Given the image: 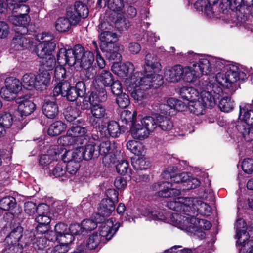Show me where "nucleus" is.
<instances>
[{"mask_svg":"<svg viewBox=\"0 0 253 253\" xmlns=\"http://www.w3.org/2000/svg\"><path fill=\"white\" fill-rule=\"evenodd\" d=\"M142 214L147 218V220H167L169 224L181 230L201 237L205 236L204 231L209 230L211 227L210 222L205 219H200L193 216L180 215L177 212L171 214L168 219L163 212L149 209H145Z\"/></svg>","mask_w":253,"mask_h":253,"instance_id":"1","label":"nucleus"},{"mask_svg":"<svg viewBox=\"0 0 253 253\" xmlns=\"http://www.w3.org/2000/svg\"><path fill=\"white\" fill-rule=\"evenodd\" d=\"M162 76L158 74L143 75L136 72L125 81L127 90L133 99L140 103H145L149 97L148 92L151 87L157 88L162 84Z\"/></svg>","mask_w":253,"mask_h":253,"instance_id":"2","label":"nucleus"},{"mask_svg":"<svg viewBox=\"0 0 253 253\" xmlns=\"http://www.w3.org/2000/svg\"><path fill=\"white\" fill-rule=\"evenodd\" d=\"M57 56L59 64H67L70 66L79 65L86 71L85 75L88 78L93 77L94 55L92 52L85 50L81 45H76L73 49L62 48L59 50Z\"/></svg>","mask_w":253,"mask_h":253,"instance_id":"3","label":"nucleus"},{"mask_svg":"<svg viewBox=\"0 0 253 253\" xmlns=\"http://www.w3.org/2000/svg\"><path fill=\"white\" fill-rule=\"evenodd\" d=\"M167 206L180 215L195 216L198 214L208 216L211 208L198 198L179 197L167 202Z\"/></svg>","mask_w":253,"mask_h":253,"instance_id":"4","label":"nucleus"},{"mask_svg":"<svg viewBox=\"0 0 253 253\" xmlns=\"http://www.w3.org/2000/svg\"><path fill=\"white\" fill-rule=\"evenodd\" d=\"M177 168L173 166L169 167L162 173L163 177L165 179L170 178L173 183L165 181L154 185L156 190L159 189L158 195L160 197L168 198L178 196L182 190L183 184L188 178V173L182 172L175 174Z\"/></svg>","mask_w":253,"mask_h":253,"instance_id":"5","label":"nucleus"},{"mask_svg":"<svg viewBox=\"0 0 253 253\" xmlns=\"http://www.w3.org/2000/svg\"><path fill=\"white\" fill-rule=\"evenodd\" d=\"M193 52L189 51L185 54L184 58L190 63V65L183 67L176 65L165 70L164 77L168 82L177 83L181 80L188 83L195 81L199 78L200 72L198 71L196 62L191 60L190 56Z\"/></svg>","mask_w":253,"mask_h":253,"instance_id":"6","label":"nucleus"},{"mask_svg":"<svg viewBox=\"0 0 253 253\" xmlns=\"http://www.w3.org/2000/svg\"><path fill=\"white\" fill-rule=\"evenodd\" d=\"M246 73L235 65H227L226 70L218 73L214 80L209 79L218 86L228 90V93H233L239 87L238 83L247 79Z\"/></svg>","mask_w":253,"mask_h":253,"instance_id":"7","label":"nucleus"},{"mask_svg":"<svg viewBox=\"0 0 253 253\" xmlns=\"http://www.w3.org/2000/svg\"><path fill=\"white\" fill-rule=\"evenodd\" d=\"M232 125L237 135L247 142L253 140V110L250 104L243 103L240 105L238 119Z\"/></svg>","mask_w":253,"mask_h":253,"instance_id":"8","label":"nucleus"},{"mask_svg":"<svg viewBox=\"0 0 253 253\" xmlns=\"http://www.w3.org/2000/svg\"><path fill=\"white\" fill-rule=\"evenodd\" d=\"M191 60L196 62L197 69L200 72L199 78L203 75H207L210 73L212 69L215 68L223 71L226 70L227 65H233L228 62L213 57L205 56L196 53L192 54L190 56Z\"/></svg>","mask_w":253,"mask_h":253,"instance_id":"9","label":"nucleus"},{"mask_svg":"<svg viewBox=\"0 0 253 253\" xmlns=\"http://www.w3.org/2000/svg\"><path fill=\"white\" fill-rule=\"evenodd\" d=\"M198 88L201 91L199 100L206 107H214L223 94L220 87L215 84L214 82L208 81V80L200 82Z\"/></svg>","mask_w":253,"mask_h":253,"instance_id":"10","label":"nucleus"},{"mask_svg":"<svg viewBox=\"0 0 253 253\" xmlns=\"http://www.w3.org/2000/svg\"><path fill=\"white\" fill-rule=\"evenodd\" d=\"M157 127L155 119L152 116H145L132 123L130 133L134 139L142 140L148 137Z\"/></svg>","mask_w":253,"mask_h":253,"instance_id":"11","label":"nucleus"},{"mask_svg":"<svg viewBox=\"0 0 253 253\" xmlns=\"http://www.w3.org/2000/svg\"><path fill=\"white\" fill-rule=\"evenodd\" d=\"M53 36L48 32H43L37 35L36 39L40 42L37 46L36 53L40 58L44 59L53 56L52 52L56 47V43L51 42Z\"/></svg>","mask_w":253,"mask_h":253,"instance_id":"12","label":"nucleus"},{"mask_svg":"<svg viewBox=\"0 0 253 253\" xmlns=\"http://www.w3.org/2000/svg\"><path fill=\"white\" fill-rule=\"evenodd\" d=\"M21 88L19 80L9 77L6 79L5 86L1 88L0 92L2 98L7 101H11L16 98Z\"/></svg>","mask_w":253,"mask_h":253,"instance_id":"13","label":"nucleus"},{"mask_svg":"<svg viewBox=\"0 0 253 253\" xmlns=\"http://www.w3.org/2000/svg\"><path fill=\"white\" fill-rule=\"evenodd\" d=\"M89 122L94 127H100L104 119L107 118L106 107L101 104H90Z\"/></svg>","mask_w":253,"mask_h":253,"instance_id":"14","label":"nucleus"},{"mask_svg":"<svg viewBox=\"0 0 253 253\" xmlns=\"http://www.w3.org/2000/svg\"><path fill=\"white\" fill-rule=\"evenodd\" d=\"M119 227V223L116 222L114 224L113 218L100 223V225L99 227L98 235L101 237L103 243H105L111 239Z\"/></svg>","mask_w":253,"mask_h":253,"instance_id":"15","label":"nucleus"},{"mask_svg":"<svg viewBox=\"0 0 253 253\" xmlns=\"http://www.w3.org/2000/svg\"><path fill=\"white\" fill-rule=\"evenodd\" d=\"M61 154L58 146H52L47 153L41 155L39 159V165L43 168L50 169V167L54 165L55 162L59 160Z\"/></svg>","mask_w":253,"mask_h":253,"instance_id":"16","label":"nucleus"},{"mask_svg":"<svg viewBox=\"0 0 253 253\" xmlns=\"http://www.w3.org/2000/svg\"><path fill=\"white\" fill-rule=\"evenodd\" d=\"M187 105L182 101L170 98L167 100V104H161L159 110L161 113L173 115L175 111H183L187 108Z\"/></svg>","mask_w":253,"mask_h":253,"instance_id":"17","label":"nucleus"},{"mask_svg":"<svg viewBox=\"0 0 253 253\" xmlns=\"http://www.w3.org/2000/svg\"><path fill=\"white\" fill-rule=\"evenodd\" d=\"M30 96L25 95L24 96L18 97L16 99V102L18 104V113L21 116V119L18 120H23L27 116L30 115L35 108V104L29 100Z\"/></svg>","mask_w":253,"mask_h":253,"instance_id":"18","label":"nucleus"},{"mask_svg":"<svg viewBox=\"0 0 253 253\" xmlns=\"http://www.w3.org/2000/svg\"><path fill=\"white\" fill-rule=\"evenodd\" d=\"M101 51H109L110 47H115L114 43L118 41L117 34L108 30H102L99 34Z\"/></svg>","mask_w":253,"mask_h":253,"instance_id":"19","label":"nucleus"},{"mask_svg":"<svg viewBox=\"0 0 253 253\" xmlns=\"http://www.w3.org/2000/svg\"><path fill=\"white\" fill-rule=\"evenodd\" d=\"M81 159L89 160L96 158L99 155L98 145L93 141H89L84 146L78 147Z\"/></svg>","mask_w":253,"mask_h":253,"instance_id":"20","label":"nucleus"},{"mask_svg":"<svg viewBox=\"0 0 253 253\" xmlns=\"http://www.w3.org/2000/svg\"><path fill=\"white\" fill-rule=\"evenodd\" d=\"M144 65V74L147 75L151 74H158L162 68L161 64L157 61V57L153 54H146Z\"/></svg>","mask_w":253,"mask_h":253,"instance_id":"21","label":"nucleus"},{"mask_svg":"<svg viewBox=\"0 0 253 253\" xmlns=\"http://www.w3.org/2000/svg\"><path fill=\"white\" fill-rule=\"evenodd\" d=\"M26 34L16 32L13 38L11 46L15 50H22L30 47L33 44L32 40L27 37Z\"/></svg>","mask_w":253,"mask_h":253,"instance_id":"22","label":"nucleus"},{"mask_svg":"<svg viewBox=\"0 0 253 253\" xmlns=\"http://www.w3.org/2000/svg\"><path fill=\"white\" fill-rule=\"evenodd\" d=\"M112 71L115 74L124 78L134 71V66L130 62H126L124 63L114 62L112 66Z\"/></svg>","mask_w":253,"mask_h":253,"instance_id":"23","label":"nucleus"},{"mask_svg":"<svg viewBox=\"0 0 253 253\" xmlns=\"http://www.w3.org/2000/svg\"><path fill=\"white\" fill-rule=\"evenodd\" d=\"M10 20L14 25L18 27L15 29L16 32H20L21 34H26L28 32L27 26L30 21L29 15H13L10 18Z\"/></svg>","mask_w":253,"mask_h":253,"instance_id":"24","label":"nucleus"},{"mask_svg":"<svg viewBox=\"0 0 253 253\" xmlns=\"http://www.w3.org/2000/svg\"><path fill=\"white\" fill-rule=\"evenodd\" d=\"M236 237L237 239L236 245L239 248L241 245L246 242L249 237V234L246 231V224L245 221L239 218L237 220L236 223Z\"/></svg>","mask_w":253,"mask_h":253,"instance_id":"25","label":"nucleus"},{"mask_svg":"<svg viewBox=\"0 0 253 253\" xmlns=\"http://www.w3.org/2000/svg\"><path fill=\"white\" fill-rule=\"evenodd\" d=\"M66 237L62 236L59 240H57L59 244L56 245L53 248H49L46 251V253H65L69 250V245L74 240V237L72 235Z\"/></svg>","mask_w":253,"mask_h":253,"instance_id":"26","label":"nucleus"},{"mask_svg":"<svg viewBox=\"0 0 253 253\" xmlns=\"http://www.w3.org/2000/svg\"><path fill=\"white\" fill-rule=\"evenodd\" d=\"M85 93L84 84L83 82L77 83L75 87H70L67 92L66 97L70 101H74L78 97H82Z\"/></svg>","mask_w":253,"mask_h":253,"instance_id":"27","label":"nucleus"},{"mask_svg":"<svg viewBox=\"0 0 253 253\" xmlns=\"http://www.w3.org/2000/svg\"><path fill=\"white\" fill-rule=\"evenodd\" d=\"M69 130V132L72 133L78 139L80 144H83L87 142L88 136L87 135V129L85 127L80 126H73Z\"/></svg>","mask_w":253,"mask_h":253,"instance_id":"28","label":"nucleus"},{"mask_svg":"<svg viewBox=\"0 0 253 253\" xmlns=\"http://www.w3.org/2000/svg\"><path fill=\"white\" fill-rule=\"evenodd\" d=\"M59 149L61 153L59 160L61 159L64 163L68 164L70 161L81 160L78 147L74 151L67 150L62 147H59Z\"/></svg>","mask_w":253,"mask_h":253,"instance_id":"29","label":"nucleus"},{"mask_svg":"<svg viewBox=\"0 0 253 253\" xmlns=\"http://www.w3.org/2000/svg\"><path fill=\"white\" fill-rule=\"evenodd\" d=\"M94 81L104 86L109 87L113 83L114 79L113 75L110 71L103 70L96 76Z\"/></svg>","mask_w":253,"mask_h":253,"instance_id":"30","label":"nucleus"},{"mask_svg":"<svg viewBox=\"0 0 253 253\" xmlns=\"http://www.w3.org/2000/svg\"><path fill=\"white\" fill-rule=\"evenodd\" d=\"M36 77V89L37 90H42L45 88L50 82L51 75L47 71H43L39 74Z\"/></svg>","mask_w":253,"mask_h":253,"instance_id":"31","label":"nucleus"},{"mask_svg":"<svg viewBox=\"0 0 253 253\" xmlns=\"http://www.w3.org/2000/svg\"><path fill=\"white\" fill-rule=\"evenodd\" d=\"M107 98V96L105 89L101 87L92 91L88 100L90 104H100L99 103L105 101Z\"/></svg>","mask_w":253,"mask_h":253,"instance_id":"32","label":"nucleus"},{"mask_svg":"<svg viewBox=\"0 0 253 253\" xmlns=\"http://www.w3.org/2000/svg\"><path fill=\"white\" fill-rule=\"evenodd\" d=\"M199 94L197 89L192 87L183 86L180 90V95L181 97L189 102L199 99Z\"/></svg>","mask_w":253,"mask_h":253,"instance_id":"33","label":"nucleus"},{"mask_svg":"<svg viewBox=\"0 0 253 253\" xmlns=\"http://www.w3.org/2000/svg\"><path fill=\"white\" fill-rule=\"evenodd\" d=\"M23 228L19 224L12 228L9 235L5 239V243L18 245L19 240L22 237Z\"/></svg>","mask_w":253,"mask_h":253,"instance_id":"34","label":"nucleus"},{"mask_svg":"<svg viewBox=\"0 0 253 253\" xmlns=\"http://www.w3.org/2000/svg\"><path fill=\"white\" fill-rule=\"evenodd\" d=\"M44 115L50 119L54 118L58 113V108L55 100H46L42 106Z\"/></svg>","mask_w":253,"mask_h":253,"instance_id":"35","label":"nucleus"},{"mask_svg":"<svg viewBox=\"0 0 253 253\" xmlns=\"http://www.w3.org/2000/svg\"><path fill=\"white\" fill-rule=\"evenodd\" d=\"M157 127L161 130L166 131L170 130L173 127V124L171 120L166 116L159 115L155 119Z\"/></svg>","mask_w":253,"mask_h":253,"instance_id":"36","label":"nucleus"},{"mask_svg":"<svg viewBox=\"0 0 253 253\" xmlns=\"http://www.w3.org/2000/svg\"><path fill=\"white\" fill-rule=\"evenodd\" d=\"M58 143L64 146H75L80 144L78 139L74 136L68 129L66 135L60 137L58 139Z\"/></svg>","mask_w":253,"mask_h":253,"instance_id":"37","label":"nucleus"},{"mask_svg":"<svg viewBox=\"0 0 253 253\" xmlns=\"http://www.w3.org/2000/svg\"><path fill=\"white\" fill-rule=\"evenodd\" d=\"M188 109L190 113L197 115H202L205 112L206 106L200 101L199 98L195 101L189 102Z\"/></svg>","mask_w":253,"mask_h":253,"instance_id":"38","label":"nucleus"},{"mask_svg":"<svg viewBox=\"0 0 253 253\" xmlns=\"http://www.w3.org/2000/svg\"><path fill=\"white\" fill-rule=\"evenodd\" d=\"M71 80H65L57 83V84L55 86L53 90V96H56L61 94L62 96L67 94V92L71 87L70 82Z\"/></svg>","mask_w":253,"mask_h":253,"instance_id":"39","label":"nucleus"},{"mask_svg":"<svg viewBox=\"0 0 253 253\" xmlns=\"http://www.w3.org/2000/svg\"><path fill=\"white\" fill-rule=\"evenodd\" d=\"M47 209V205L45 204H41L38 206L35 203L32 202H27L24 204V211L25 212L29 215H32L35 212L41 213L43 209Z\"/></svg>","mask_w":253,"mask_h":253,"instance_id":"40","label":"nucleus"},{"mask_svg":"<svg viewBox=\"0 0 253 253\" xmlns=\"http://www.w3.org/2000/svg\"><path fill=\"white\" fill-rule=\"evenodd\" d=\"M21 86L22 85L24 88L31 90L33 88L36 89V77L32 73L24 74L22 79V82L20 83Z\"/></svg>","mask_w":253,"mask_h":253,"instance_id":"41","label":"nucleus"},{"mask_svg":"<svg viewBox=\"0 0 253 253\" xmlns=\"http://www.w3.org/2000/svg\"><path fill=\"white\" fill-rule=\"evenodd\" d=\"M49 174L55 177H62V180L70 178V176L66 172L65 165L62 163H58L52 169H49Z\"/></svg>","mask_w":253,"mask_h":253,"instance_id":"42","label":"nucleus"},{"mask_svg":"<svg viewBox=\"0 0 253 253\" xmlns=\"http://www.w3.org/2000/svg\"><path fill=\"white\" fill-rule=\"evenodd\" d=\"M126 146L131 153L137 156H143L145 153L144 145L140 142L129 140L127 142Z\"/></svg>","mask_w":253,"mask_h":253,"instance_id":"43","label":"nucleus"},{"mask_svg":"<svg viewBox=\"0 0 253 253\" xmlns=\"http://www.w3.org/2000/svg\"><path fill=\"white\" fill-rule=\"evenodd\" d=\"M103 240L97 232L90 235L86 241V248L89 250L98 249L102 244Z\"/></svg>","mask_w":253,"mask_h":253,"instance_id":"44","label":"nucleus"},{"mask_svg":"<svg viewBox=\"0 0 253 253\" xmlns=\"http://www.w3.org/2000/svg\"><path fill=\"white\" fill-rule=\"evenodd\" d=\"M35 236L32 243V247L37 252L43 251L46 247L47 243L49 244L50 239H47V238L44 235L39 236L36 235Z\"/></svg>","mask_w":253,"mask_h":253,"instance_id":"45","label":"nucleus"},{"mask_svg":"<svg viewBox=\"0 0 253 253\" xmlns=\"http://www.w3.org/2000/svg\"><path fill=\"white\" fill-rule=\"evenodd\" d=\"M71 73L67 72L65 68L62 65L58 66L55 68L54 75V80L55 82L71 80Z\"/></svg>","mask_w":253,"mask_h":253,"instance_id":"46","label":"nucleus"},{"mask_svg":"<svg viewBox=\"0 0 253 253\" xmlns=\"http://www.w3.org/2000/svg\"><path fill=\"white\" fill-rule=\"evenodd\" d=\"M66 125L61 121H56L52 123L48 129V135L52 136L61 134L66 128Z\"/></svg>","mask_w":253,"mask_h":253,"instance_id":"47","label":"nucleus"},{"mask_svg":"<svg viewBox=\"0 0 253 253\" xmlns=\"http://www.w3.org/2000/svg\"><path fill=\"white\" fill-rule=\"evenodd\" d=\"M106 130L108 135L112 138L118 137L121 133V127L119 124L115 121L108 122Z\"/></svg>","mask_w":253,"mask_h":253,"instance_id":"48","label":"nucleus"},{"mask_svg":"<svg viewBox=\"0 0 253 253\" xmlns=\"http://www.w3.org/2000/svg\"><path fill=\"white\" fill-rule=\"evenodd\" d=\"M55 231L56 236L54 238H51V240H59L62 236L67 237L69 234L67 225L63 223H58L55 226ZM67 240V238H66Z\"/></svg>","mask_w":253,"mask_h":253,"instance_id":"49","label":"nucleus"},{"mask_svg":"<svg viewBox=\"0 0 253 253\" xmlns=\"http://www.w3.org/2000/svg\"><path fill=\"white\" fill-rule=\"evenodd\" d=\"M137 113L136 111H134L133 113L130 111L127 110H125L121 112L120 114V118L123 122H124L126 124H129V126H131L135 120H137L136 118Z\"/></svg>","mask_w":253,"mask_h":253,"instance_id":"50","label":"nucleus"},{"mask_svg":"<svg viewBox=\"0 0 253 253\" xmlns=\"http://www.w3.org/2000/svg\"><path fill=\"white\" fill-rule=\"evenodd\" d=\"M8 8L12 10V13H18V15L25 14L28 15L30 12V8L25 4H20L17 3H10Z\"/></svg>","mask_w":253,"mask_h":253,"instance_id":"51","label":"nucleus"},{"mask_svg":"<svg viewBox=\"0 0 253 253\" xmlns=\"http://www.w3.org/2000/svg\"><path fill=\"white\" fill-rule=\"evenodd\" d=\"M16 205V200L12 196H6L0 200V208L4 211L13 209Z\"/></svg>","mask_w":253,"mask_h":253,"instance_id":"52","label":"nucleus"},{"mask_svg":"<svg viewBox=\"0 0 253 253\" xmlns=\"http://www.w3.org/2000/svg\"><path fill=\"white\" fill-rule=\"evenodd\" d=\"M71 26L69 20L65 17L59 18L55 24L56 30L59 32H65L68 31Z\"/></svg>","mask_w":253,"mask_h":253,"instance_id":"53","label":"nucleus"},{"mask_svg":"<svg viewBox=\"0 0 253 253\" xmlns=\"http://www.w3.org/2000/svg\"><path fill=\"white\" fill-rule=\"evenodd\" d=\"M219 107L220 109L225 112L231 111L234 106V102L231 100L228 96L223 97L219 101Z\"/></svg>","mask_w":253,"mask_h":253,"instance_id":"54","label":"nucleus"},{"mask_svg":"<svg viewBox=\"0 0 253 253\" xmlns=\"http://www.w3.org/2000/svg\"><path fill=\"white\" fill-rule=\"evenodd\" d=\"M38 216L36 218V221L38 224L48 225L51 219L49 216V207L47 206V209H43L41 213H38Z\"/></svg>","mask_w":253,"mask_h":253,"instance_id":"55","label":"nucleus"},{"mask_svg":"<svg viewBox=\"0 0 253 253\" xmlns=\"http://www.w3.org/2000/svg\"><path fill=\"white\" fill-rule=\"evenodd\" d=\"M65 17L69 20L72 26L77 25L80 21L81 17L78 14L72 7L67 9Z\"/></svg>","mask_w":253,"mask_h":253,"instance_id":"56","label":"nucleus"},{"mask_svg":"<svg viewBox=\"0 0 253 253\" xmlns=\"http://www.w3.org/2000/svg\"><path fill=\"white\" fill-rule=\"evenodd\" d=\"M218 0H206V3L204 4L203 10L205 15L211 18L214 16L213 6L217 3Z\"/></svg>","mask_w":253,"mask_h":253,"instance_id":"57","label":"nucleus"},{"mask_svg":"<svg viewBox=\"0 0 253 253\" xmlns=\"http://www.w3.org/2000/svg\"><path fill=\"white\" fill-rule=\"evenodd\" d=\"M73 8L81 18H85L88 15L89 11L87 6L82 2H76Z\"/></svg>","mask_w":253,"mask_h":253,"instance_id":"58","label":"nucleus"},{"mask_svg":"<svg viewBox=\"0 0 253 253\" xmlns=\"http://www.w3.org/2000/svg\"><path fill=\"white\" fill-rule=\"evenodd\" d=\"M13 122L12 115L8 112L0 114V125L5 129L9 128Z\"/></svg>","mask_w":253,"mask_h":253,"instance_id":"59","label":"nucleus"},{"mask_svg":"<svg viewBox=\"0 0 253 253\" xmlns=\"http://www.w3.org/2000/svg\"><path fill=\"white\" fill-rule=\"evenodd\" d=\"M119 46L115 45V47H110L109 48V51H102L105 53L106 57L110 60H116V62L120 61L121 59V54L118 52Z\"/></svg>","mask_w":253,"mask_h":253,"instance_id":"60","label":"nucleus"},{"mask_svg":"<svg viewBox=\"0 0 253 253\" xmlns=\"http://www.w3.org/2000/svg\"><path fill=\"white\" fill-rule=\"evenodd\" d=\"M200 184V182L198 179L192 177L188 174V178L185 180V182L183 184L184 186L182 187V190H187L194 189L199 186Z\"/></svg>","mask_w":253,"mask_h":253,"instance_id":"61","label":"nucleus"},{"mask_svg":"<svg viewBox=\"0 0 253 253\" xmlns=\"http://www.w3.org/2000/svg\"><path fill=\"white\" fill-rule=\"evenodd\" d=\"M116 170L120 174L125 175L128 172L132 175V172L129 169V163L126 160H122L118 162L116 165Z\"/></svg>","mask_w":253,"mask_h":253,"instance_id":"62","label":"nucleus"},{"mask_svg":"<svg viewBox=\"0 0 253 253\" xmlns=\"http://www.w3.org/2000/svg\"><path fill=\"white\" fill-rule=\"evenodd\" d=\"M116 102L120 108H126L130 104L129 97L127 94L125 93H122L120 94L117 95Z\"/></svg>","mask_w":253,"mask_h":253,"instance_id":"63","label":"nucleus"},{"mask_svg":"<svg viewBox=\"0 0 253 253\" xmlns=\"http://www.w3.org/2000/svg\"><path fill=\"white\" fill-rule=\"evenodd\" d=\"M239 253H253V240L246 241L239 248Z\"/></svg>","mask_w":253,"mask_h":253,"instance_id":"64","label":"nucleus"}]
</instances>
